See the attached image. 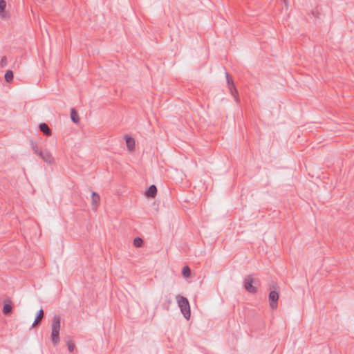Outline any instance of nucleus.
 <instances>
[{
	"mask_svg": "<svg viewBox=\"0 0 354 354\" xmlns=\"http://www.w3.org/2000/svg\"><path fill=\"white\" fill-rule=\"evenodd\" d=\"M60 321L61 318L59 315H54L52 320V331L50 335V339L54 346H57L60 342L59 338V330H60Z\"/></svg>",
	"mask_w": 354,
	"mask_h": 354,
	"instance_id": "nucleus-1",
	"label": "nucleus"
},
{
	"mask_svg": "<svg viewBox=\"0 0 354 354\" xmlns=\"http://www.w3.org/2000/svg\"><path fill=\"white\" fill-rule=\"evenodd\" d=\"M176 301L184 317L189 320L191 316V311L188 299L183 296L177 295Z\"/></svg>",
	"mask_w": 354,
	"mask_h": 354,
	"instance_id": "nucleus-2",
	"label": "nucleus"
},
{
	"mask_svg": "<svg viewBox=\"0 0 354 354\" xmlns=\"http://www.w3.org/2000/svg\"><path fill=\"white\" fill-rule=\"evenodd\" d=\"M277 284L273 283L270 286V289L273 288L274 290H271L269 293V301H270V307L274 310L278 306V299L279 297V292L276 290L277 289Z\"/></svg>",
	"mask_w": 354,
	"mask_h": 354,
	"instance_id": "nucleus-3",
	"label": "nucleus"
},
{
	"mask_svg": "<svg viewBox=\"0 0 354 354\" xmlns=\"http://www.w3.org/2000/svg\"><path fill=\"white\" fill-rule=\"evenodd\" d=\"M225 77H226V81H227V84L228 88L230 90V93L232 94V95H233L234 97V98L236 99V101H238L239 100L238 91L234 85V83L232 76H230V74L226 72Z\"/></svg>",
	"mask_w": 354,
	"mask_h": 354,
	"instance_id": "nucleus-4",
	"label": "nucleus"
},
{
	"mask_svg": "<svg viewBox=\"0 0 354 354\" xmlns=\"http://www.w3.org/2000/svg\"><path fill=\"white\" fill-rule=\"evenodd\" d=\"M257 281L254 279L250 275L247 276L244 280V287L245 290L250 293H256L257 288L253 286V283H256Z\"/></svg>",
	"mask_w": 354,
	"mask_h": 354,
	"instance_id": "nucleus-5",
	"label": "nucleus"
},
{
	"mask_svg": "<svg viewBox=\"0 0 354 354\" xmlns=\"http://www.w3.org/2000/svg\"><path fill=\"white\" fill-rule=\"evenodd\" d=\"M2 312L5 315H10L12 313V302L9 298L3 300Z\"/></svg>",
	"mask_w": 354,
	"mask_h": 354,
	"instance_id": "nucleus-6",
	"label": "nucleus"
},
{
	"mask_svg": "<svg viewBox=\"0 0 354 354\" xmlns=\"http://www.w3.org/2000/svg\"><path fill=\"white\" fill-rule=\"evenodd\" d=\"M44 317V312L43 309H40L36 315V317H35V319L32 325V327L35 328V327H37V326H39L41 324Z\"/></svg>",
	"mask_w": 354,
	"mask_h": 354,
	"instance_id": "nucleus-7",
	"label": "nucleus"
},
{
	"mask_svg": "<svg viewBox=\"0 0 354 354\" xmlns=\"http://www.w3.org/2000/svg\"><path fill=\"white\" fill-rule=\"evenodd\" d=\"M124 139L127 149L132 151L135 148V140L129 135H125Z\"/></svg>",
	"mask_w": 354,
	"mask_h": 354,
	"instance_id": "nucleus-8",
	"label": "nucleus"
},
{
	"mask_svg": "<svg viewBox=\"0 0 354 354\" xmlns=\"http://www.w3.org/2000/svg\"><path fill=\"white\" fill-rule=\"evenodd\" d=\"M43 155H44V156H43L42 160L44 162H46V163H48L49 165L54 163V162H55L54 158L53 157L52 154L48 150H44V153Z\"/></svg>",
	"mask_w": 354,
	"mask_h": 354,
	"instance_id": "nucleus-9",
	"label": "nucleus"
},
{
	"mask_svg": "<svg viewBox=\"0 0 354 354\" xmlns=\"http://www.w3.org/2000/svg\"><path fill=\"white\" fill-rule=\"evenodd\" d=\"M39 129L45 136H50L52 134L51 129L46 123H41L39 125Z\"/></svg>",
	"mask_w": 354,
	"mask_h": 354,
	"instance_id": "nucleus-10",
	"label": "nucleus"
},
{
	"mask_svg": "<svg viewBox=\"0 0 354 354\" xmlns=\"http://www.w3.org/2000/svg\"><path fill=\"white\" fill-rule=\"evenodd\" d=\"M145 194L149 198H155L157 194V188L156 185H151L147 190Z\"/></svg>",
	"mask_w": 354,
	"mask_h": 354,
	"instance_id": "nucleus-11",
	"label": "nucleus"
},
{
	"mask_svg": "<svg viewBox=\"0 0 354 354\" xmlns=\"http://www.w3.org/2000/svg\"><path fill=\"white\" fill-rule=\"evenodd\" d=\"M91 201L92 205L94 206V209H96L100 201V195L97 193L93 192L91 195Z\"/></svg>",
	"mask_w": 354,
	"mask_h": 354,
	"instance_id": "nucleus-12",
	"label": "nucleus"
},
{
	"mask_svg": "<svg viewBox=\"0 0 354 354\" xmlns=\"http://www.w3.org/2000/svg\"><path fill=\"white\" fill-rule=\"evenodd\" d=\"M71 120L75 124H77L80 121L78 113L74 108L71 109Z\"/></svg>",
	"mask_w": 354,
	"mask_h": 354,
	"instance_id": "nucleus-13",
	"label": "nucleus"
},
{
	"mask_svg": "<svg viewBox=\"0 0 354 354\" xmlns=\"http://www.w3.org/2000/svg\"><path fill=\"white\" fill-rule=\"evenodd\" d=\"M13 72L11 70H8L5 73L4 78L7 82H11L13 80Z\"/></svg>",
	"mask_w": 354,
	"mask_h": 354,
	"instance_id": "nucleus-14",
	"label": "nucleus"
},
{
	"mask_svg": "<svg viewBox=\"0 0 354 354\" xmlns=\"http://www.w3.org/2000/svg\"><path fill=\"white\" fill-rule=\"evenodd\" d=\"M133 245L136 248H140L143 245V240L139 236H137L133 240Z\"/></svg>",
	"mask_w": 354,
	"mask_h": 354,
	"instance_id": "nucleus-15",
	"label": "nucleus"
},
{
	"mask_svg": "<svg viewBox=\"0 0 354 354\" xmlns=\"http://www.w3.org/2000/svg\"><path fill=\"white\" fill-rule=\"evenodd\" d=\"M182 275L184 277H188L191 275V269L189 266H186L183 268Z\"/></svg>",
	"mask_w": 354,
	"mask_h": 354,
	"instance_id": "nucleus-16",
	"label": "nucleus"
},
{
	"mask_svg": "<svg viewBox=\"0 0 354 354\" xmlns=\"http://www.w3.org/2000/svg\"><path fill=\"white\" fill-rule=\"evenodd\" d=\"M31 147L35 154H38L41 151V149L33 141H31Z\"/></svg>",
	"mask_w": 354,
	"mask_h": 354,
	"instance_id": "nucleus-17",
	"label": "nucleus"
},
{
	"mask_svg": "<svg viewBox=\"0 0 354 354\" xmlns=\"http://www.w3.org/2000/svg\"><path fill=\"white\" fill-rule=\"evenodd\" d=\"M66 344H67L68 351L70 352H73L75 347L74 342L72 340H68V341H67Z\"/></svg>",
	"mask_w": 354,
	"mask_h": 354,
	"instance_id": "nucleus-18",
	"label": "nucleus"
},
{
	"mask_svg": "<svg viewBox=\"0 0 354 354\" xmlns=\"http://www.w3.org/2000/svg\"><path fill=\"white\" fill-rule=\"evenodd\" d=\"M6 7V1L0 0V15H1L4 12Z\"/></svg>",
	"mask_w": 354,
	"mask_h": 354,
	"instance_id": "nucleus-19",
	"label": "nucleus"
},
{
	"mask_svg": "<svg viewBox=\"0 0 354 354\" xmlns=\"http://www.w3.org/2000/svg\"><path fill=\"white\" fill-rule=\"evenodd\" d=\"M7 64H8L7 57L6 56H3L0 61L1 67L3 68V67L6 66Z\"/></svg>",
	"mask_w": 354,
	"mask_h": 354,
	"instance_id": "nucleus-20",
	"label": "nucleus"
},
{
	"mask_svg": "<svg viewBox=\"0 0 354 354\" xmlns=\"http://www.w3.org/2000/svg\"><path fill=\"white\" fill-rule=\"evenodd\" d=\"M312 15L316 18H319V12L317 11H312Z\"/></svg>",
	"mask_w": 354,
	"mask_h": 354,
	"instance_id": "nucleus-21",
	"label": "nucleus"
},
{
	"mask_svg": "<svg viewBox=\"0 0 354 354\" xmlns=\"http://www.w3.org/2000/svg\"><path fill=\"white\" fill-rule=\"evenodd\" d=\"M44 150H42L40 151V153H39L37 155L42 159L43 158V156H44Z\"/></svg>",
	"mask_w": 354,
	"mask_h": 354,
	"instance_id": "nucleus-22",
	"label": "nucleus"
}]
</instances>
